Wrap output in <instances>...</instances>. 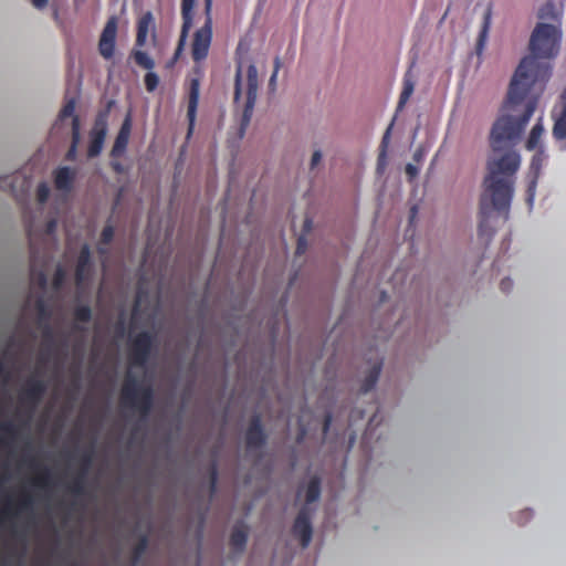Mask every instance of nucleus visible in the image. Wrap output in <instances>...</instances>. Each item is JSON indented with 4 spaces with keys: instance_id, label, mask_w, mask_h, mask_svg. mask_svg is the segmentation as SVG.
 <instances>
[{
    "instance_id": "32",
    "label": "nucleus",
    "mask_w": 566,
    "mask_h": 566,
    "mask_svg": "<svg viewBox=\"0 0 566 566\" xmlns=\"http://www.w3.org/2000/svg\"><path fill=\"white\" fill-rule=\"evenodd\" d=\"M322 157H323L322 151L321 150H315L312 154L311 165L312 166H317L321 163Z\"/></svg>"
},
{
    "instance_id": "6",
    "label": "nucleus",
    "mask_w": 566,
    "mask_h": 566,
    "mask_svg": "<svg viewBox=\"0 0 566 566\" xmlns=\"http://www.w3.org/2000/svg\"><path fill=\"white\" fill-rule=\"evenodd\" d=\"M212 0H206L205 11H206V22L203 27L196 31L193 42L191 45V54L192 59L196 62H200L208 56L209 49L212 41Z\"/></svg>"
},
{
    "instance_id": "24",
    "label": "nucleus",
    "mask_w": 566,
    "mask_h": 566,
    "mask_svg": "<svg viewBox=\"0 0 566 566\" xmlns=\"http://www.w3.org/2000/svg\"><path fill=\"white\" fill-rule=\"evenodd\" d=\"M262 439L261 427L259 422L252 424L248 432V442L250 444H256Z\"/></svg>"
},
{
    "instance_id": "28",
    "label": "nucleus",
    "mask_w": 566,
    "mask_h": 566,
    "mask_svg": "<svg viewBox=\"0 0 566 566\" xmlns=\"http://www.w3.org/2000/svg\"><path fill=\"white\" fill-rule=\"evenodd\" d=\"M113 235H114L113 228L109 227V226L105 227L103 232H102V242L98 244V249H99L101 252L104 251L102 245L108 243L113 239Z\"/></svg>"
},
{
    "instance_id": "4",
    "label": "nucleus",
    "mask_w": 566,
    "mask_h": 566,
    "mask_svg": "<svg viewBox=\"0 0 566 566\" xmlns=\"http://www.w3.org/2000/svg\"><path fill=\"white\" fill-rule=\"evenodd\" d=\"M562 29L557 19L552 22H539L530 39L531 54L538 59H554L558 55L562 44Z\"/></svg>"
},
{
    "instance_id": "18",
    "label": "nucleus",
    "mask_w": 566,
    "mask_h": 566,
    "mask_svg": "<svg viewBox=\"0 0 566 566\" xmlns=\"http://www.w3.org/2000/svg\"><path fill=\"white\" fill-rule=\"evenodd\" d=\"M491 18H492V10H491V7L489 6L484 12L483 25H482V29H481V32L479 35V41H478V46H476V51L479 54L482 53V51L485 46L490 25H491Z\"/></svg>"
},
{
    "instance_id": "15",
    "label": "nucleus",
    "mask_w": 566,
    "mask_h": 566,
    "mask_svg": "<svg viewBox=\"0 0 566 566\" xmlns=\"http://www.w3.org/2000/svg\"><path fill=\"white\" fill-rule=\"evenodd\" d=\"M130 129H132V120H130V117L127 116L122 125V128H120V130L117 135L116 142H115V145L113 147L114 155H119L125 150V148L128 144V140H129Z\"/></svg>"
},
{
    "instance_id": "33",
    "label": "nucleus",
    "mask_w": 566,
    "mask_h": 566,
    "mask_svg": "<svg viewBox=\"0 0 566 566\" xmlns=\"http://www.w3.org/2000/svg\"><path fill=\"white\" fill-rule=\"evenodd\" d=\"M76 316L78 319H82V321L86 319L90 316L88 308H85V307L80 308L76 313Z\"/></svg>"
},
{
    "instance_id": "1",
    "label": "nucleus",
    "mask_w": 566,
    "mask_h": 566,
    "mask_svg": "<svg viewBox=\"0 0 566 566\" xmlns=\"http://www.w3.org/2000/svg\"><path fill=\"white\" fill-rule=\"evenodd\" d=\"M491 149L488 161L489 174L484 184L493 205L497 209H504L513 196L511 177L520 169L521 156L513 146L491 147Z\"/></svg>"
},
{
    "instance_id": "21",
    "label": "nucleus",
    "mask_w": 566,
    "mask_h": 566,
    "mask_svg": "<svg viewBox=\"0 0 566 566\" xmlns=\"http://www.w3.org/2000/svg\"><path fill=\"white\" fill-rule=\"evenodd\" d=\"M72 146L67 151V158L74 159L77 151V146L81 142L80 123L76 118L73 119Z\"/></svg>"
},
{
    "instance_id": "37",
    "label": "nucleus",
    "mask_w": 566,
    "mask_h": 566,
    "mask_svg": "<svg viewBox=\"0 0 566 566\" xmlns=\"http://www.w3.org/2000/svg\"><path fill=\"white\" fill-rule=\"evenodd\" d=\"M140 303H142V300H138V304H137L138 308L140 307Z\"/></svg>"
},
{
    "instance_id": "34",
    "label": "nucleus",
    "mask_w": 566,
    "mask_h": 566,
    "mask_svg": "<svg viewBox=\"0 0 566 566\" xmlns=\"http://www.w3.org/2000/svg\"><path fill=\"white\" fill-rule=\"evenodd\" d=\"M49 3V0H32V4L36 9H44Z\"/></svg>"
},
{
    "instance_id": "2",
    "label": "nucleus",
    "mask_w": 566,
    "mask_h": 566,
    "mask_svg": "<svg viewBox=\"0 0 566 566\" xmlns=\"http://www.w3.org/2000/svg\"><path fill=\"white\" fill-rule=\"evenodd\" d=\"M549 77V67L542 64L535 56L525 55L518 62L510 81L506 99L513 103H527L535 99L526 97L538 95Z\"/></svg>"
},
{
    "instance_id": "7",
    "label": "nucleus",
    "mask_w": 566,
    "mask_h": 566,
    "mask_svg": "<svg viewBox=\"0 0 566 566\" xmlns=\"http://www.w3.org/2000/svg\"><path fill=\"white\" fill-rule=\"evenodd\" d=\"M117 34V21L116 18H111L102 34L98 42V50L104 59H112L115 53V42Z\"/></svg>"
},
{
    "instance_id": "25",
    "label": "nucleus",
    "mask_w": 566,
    "mask_h": 566,
    "mask_svg": "<svg viewBox=\"0 0 566 566\" xmlns=\"http://www.w3.org/2000/svg\"><path fill=\"white\" fill-rule=\"evenodd\" d=\"M66 118H71L72 123H73L74 118H76L78 120L77 116L75 115V103H74V101H70L64 106V108L61 112L60 119L64 120Z\"/></svg>"
},
{
    "instance_id": "22",
    "label": "nucleus",
    "mask_w": 566,
    "mask_h": 566,
    "mask_svg": "<svg viewBox=\"0 0 566 566\" xmlns=\"http://www.w3.org/2000/svg\"><path fill=\"white\" fill-rule=\"evenodd\" d=\"M415 90L413 82L409 78H406L403 82V90L399 99V108H402L407 101L410 98Z\"/></svg>"
},
{
    "instance_id": "19",
    "label": "nucleus",
    "mask_w": 566,
    "mask_h": 566,
    "mask_svg": "<svg viewBox=\"0 0 566 566\" xmlns=\"http://www.w3.org/2000/svg\"><path fill=\"white\" fill-rule=\"evenodd\" d=\"M74 175L75 172L67 167L60 168L55 176L56 187L61 190L70 189Z\"/></svg>"
},
{
    "instance_id": "5",
    "label": "nucleus",
    "mask_w": 566,
    "mask_h": 566,
    "mask_svg": "<svg viewBox=\"0 0 566 566\" xmlns=\"http://www.w3.org/2000/svg\"><path fill=\"white\" fill-rule=\"evenodd\" d=\"M258 95V71L253 64L245 70L239 64L235 74L234 101L243 107L245 118H249Z\"/></svg>"
},
{
    "instance_id": "23",
    "label": "nucleus",
    "mask_w": 566,
    "mask_h": 566,
    "mask_svg": "<svg viewBox=\"0 0 566 566\" xmlns=\"http://www.w3.org/2000/svg\"><path fill=\"white\" fill-rule=\"evenodd\" d=\"M134 55L136 62L140 66L147 70H151L154 67V61L147 53L143 52L142 50H136Z\"/></svg>"
},
{
    "instance_id": "36",
    "label": "nucleus",
    "mask_w": 566,
    "mask_h": 566,
    "mask_svg": "<svg viewBox=\"0 0 566 566\" xmlns=\"http://www.w3.org/2000/svg\"><path fill=\"white\" fill-rule=\"evenodd\" d=\"M53 227H54L53 223H50L48 230L51 232L53 230Z\"/></svg>"
},
{
    "instance_id": "17",
    "label": "nucleus",
    "mask_w": 566,
    "mask_h": 566,
    "mask_svg": "<svg viewBox=\"0 0 566 566\" xmlns=\"http://www.w3.org/2000/svg\"><path fill=\"white\" fill-rule=\"evenodd\" d=\"M199 94H200V84L198 80H193L191 82V91H190V98H189V106H188V117L190 120V126H192L195 117H196V111L199 102Z\"/></svg>"
},
{
    "instance_id": "3",
    "label": "nucleus",
    "mask_w": 566,
    "mask_h": 566,
    "mask_svg": "<svg viewBox=\"0 0 566 566\" xmlns=\"http://www.w3.org/2000/svg\"><path fill=\"white\" fill-rule=\"evenodd\" d=\"M535 111L533 102L513 103L505 99L490 133L491 147L513 146Z\"/></svg>"
},
{
    "instance_id": "29",
    "label": "nucleus",
    "mask_w": 566,
    "mask_h": 566,
    "mask_svg": "<svg viewBox=\"0 0 566 566\" xmlns=\"http://www.w3.org/2000/svg\"><path fill=\"white\" fill-rule=\"evenodd\" d=\"M88 256H90V251L87 248H84L82 255L80 258V264H78V270H77L78 277H81V275H82L83 266L88 261Z\"/></svg>"
},
{
    "instance_id": "10",
    "label": "nucleus",
    "mask_w": 566,
    "mask_h": 566,
    "mask_svg": "<svg viewBox=\"0 0 566 566\" xmlns=\"http://www.w3.org/2000/svg\"><path fill=\"white\" fill-rule=\"evenodd\" d=\"M195 4H196V0H182L181 14H182L184 23H182L181 35H180L179 44H178V48L176 51L175 60L181 53V51L186 44L188 32L192 27V12H193Z\"/></svg>"
},
{
    "instance_id": "26",
    "label": "nucleus",
    "mask_w": 566,
    "mask_h": 566,
    "mask_svg": "<svg viewBox=\"0 0 566 566\" xmlns=\"http://www.w3.org/2000/svg\"><path fill=\"white\" fill-rule=\"evenodd\" d=\"M247 541V532L244 530H238L232 535V543L237 547H242Z\"/></svg>"
},
{
    "instance_id": "11",
    "label": "nucleus",
    "mask_w": 566,
    "mask_h": 566,
    "mask_svg": "<svg viewBox=\"0 0 566 566\" xmlns=\"http://www.w3.org/2000/svg\"><path fill=\"white\" fill-rule=\"evenodd\" d=\"M153 344L149 334H139L132 342V360L133 364H140L146 354L150 350Z\"/></svg>"
},
{
    "instance_id": "8",
    "label": "nucleus",
    "mask_w": 566,
    "mask_h": 566,
    "mask_svg": "<svg viewBox=\"0 0 566 566\" xmlns=\"http://www.w3.org/2000/svg\"><path fill=\"white\" fill-rule=\"evenodd\" d=\"M107 133V123L104 116H101L96 119L94 127L90 133V146H88V156L95 157L99 155L103 149V145L105 142Z\"/></svg>"
},
{
    "instance_id": "14",
    "label": "nucleus",
    "mask_w": 566,
    "mask_h": 566,
    "mask_svg": "<svg viewBox=\"0 0 566 566\" xmlns=\"http://www.w3.org/2000/svg\"><path fill=\"white\" fill-rule=\"evenodd\" d=\"M124 394L126 399L139 408H144L149 399V392L145 386L133 387L128 384Z\"/></svg>"
},
{
    "instance_id": "30",
    "label": "nucleus",
    "mask_w": 566,
    "mask_h": 566,
    "mask_svg": "<svg viewBox=\"0 0 566 566\" xmlns=\"http://www.w3.org/2000/svg\"><path fill=\"white\" fill-rule=\"evenodd\" d=\"M48 196H49V188L45 185L39 186L38 197H39L40 201L46 200Z\"/></svg>"
},
{
    "instance_id": "31",
    "label": "nucleus",
    "mask_w": 566,
    "mask_h": 566,
    "mask_svg": "<svg viewBox=\"0 0 566 566\" xmlns=\"http://www.w3.org/2000/svg\"><path fill=\"white\" fill-rule=\"evenodd\" d=\"M406 172L411 178H415L418 175V172H419V168H418V166H416L413 164H408L407 167H406Z\"/></svg>"
},
{
    "instance_id": "13",
    "label": "nucleus",
    "mask_w": 566,
    "mask_h": 566,
    "mask_svg": "<svg viewBox=\"0 0 566 566\" xmlns=\"http://www.w3.org/2000/svg\"><path fill=\"white\" fill-rule=\"evenodd\" d=\"M149 36L154 38V20L151 13L147 12L138 22L137 46L143 48Z\"/></svg>"
},
{
    "instance_id": "9",
    "label": "nucleus",
    "mask_w": 566,
    "mask_h": 566,
    "mask_svg": "<svg viewBox=\"0 0 566 566\" xmlns=\"http://www.w3.org/2000/svg\"><path fill=\"white\" fill-rule=\"evenodd\" d=\"M543 160H544L543 151H538L533 156L531 165H530V171L527 175L528 185H527V199H526L530 208H533V206H534V201H535V197H536L537 179L539 177Z\"/></svg>"
},
{
    "instance_id": "12",
    "label": "nucleus",
    "mask_w": 566,
    "mask_h": 566,
    "mask_svg": "<svg viewBox=\"0 0 566 566\" xmlns=\"http://www.w3.org/2000/svg\"><path fill=\"white\" fill-rule=\"evenodd\" d=\"M294 536L300 541L303 547L307 546L312 539V526L305 514H300L294 524Z\"/></svg>"
},
{
    "instance_id": "35",
    "label": "nucleus",
    "mask_w": 566,
    "mask_h": 566,
    "mask_svg": "<svg viewBox=\"0 0 566 566\" xmlns=\"http://www.w3.org/2000/svg\"><path fill=\"white\" fill-rule=\"evenodd\" d=\"M422 157H423V153L421 150H418L415 153V160L421 161Z\"/></svg>"
},
{
    "instance_id": "20",
    "label": "nucleus",
    "mask_w": 566,
    "mask_h": 566,
    "mask_svg": "<svg viewBox=\"0 0 566 566\" xmlns=\"http://www.w3.org/2000/svg\"><path fill=\"white\" fill-rule=\"evenodd\" d=\"M544 134V126L542 123H536L532 128L530 136L526 142V148L528 150H534L538 147L542 136Z\"/></svg>"
},
{
    "instance_id": "27",
    "label": "nucleus",
    "mask_w": 566,
    "mask_h": 566,
    "mask_svg": "<svg viewBox=\"0 0 566 566\" xmlns=\"http://www.w3.org/2000/svg\"><path fill=\"white\" fill-rule=\"evenodd\" d=\"M145 83L148 91H154L159 83V78L154 72H148L145 76Z\"/></svg>"
},
{
    "instance_id": "16",
    "label": "nucleus",
    "mask_w": 566,
    "mask_h": 566,
    "mask_svg": "<svg viewBox=\"0 0 566 566\" xmlns=\"http://www.w3.org/2000/svg\"><path fill=\"white\" fill-rule=\"evenodd\" d=\"M300 500L305 503H313L319 497V486L317 480H311L305 486L298 492Z\"/></svg>"
}]
</instances>
